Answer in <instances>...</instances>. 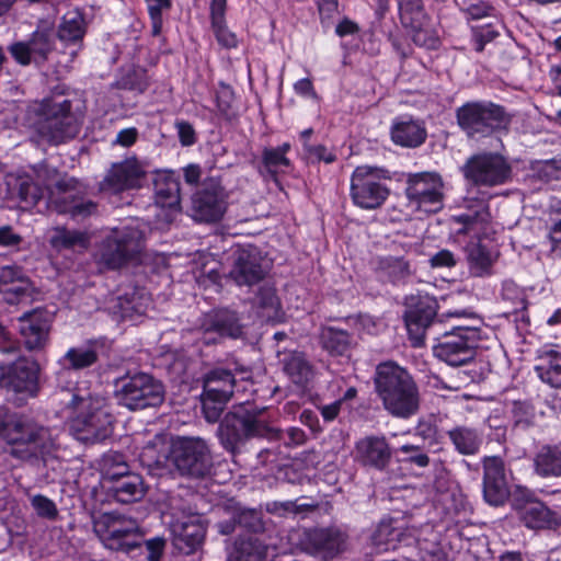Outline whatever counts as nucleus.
I'll return each mask as SVG.
<instances>
[{"instance_id": "nucleus-1", "label": "nucleus", "mask_w": 561, "mask_h": 561, "mask_svg": "<svg viewBox=\"0 0 561 561\" xmlns=\"http://www.w3.org/2000/svg\"><path fill=\"white\" fill-rule=\"evenodd\" d=\"M461 172L469 186L468 197L463 201L465 211L453 220L465 226L459 232H468L490 221V194L484 190L507 184L513 169L503 154L484 151L469 157Z\"/></svg>"}, {"instance_id": "nucleus-2", "label": "nucleus", "mask_w": 561, "mask_h": 561, "mask_svg": "<svg viewBox=\"0 0 561 561\" xmlns=\"http://www.w3.org/2000/svg\"><path fill=\"white\" fill-rule=\"evenodd\" d=\"M375 389L383 408L392 416L409 419L420 409V392L412 376L393 362L377 366Z\"/></svg>"}, {"instance_id": "nucleus-3", "label": "nucleus", "mask_w": 561, "mask_h": 561, "mask_svg": "<svg viewBox=\"0 0 561 561\" xmlns=\"http://www.w3.org/2000/svg\"><path fill=\"white\" fill-rule=\"evenodd\" d=\"M456 121L469 139L480 140L507 131L512 115L492 101H469L456 110Z\"/></svg>"}, {"instance_id": "nucleus-4", "label": "nucleus", "mask_w": 561, "mask_h": 561, "mask_svg": "<svg viewBox=\"0 0 561 561\" xmlns=\"http://www.w3.org/2000/svg\"><path fill=\"white\" fill-rule=\"evenodd\" d=\"M10 454L19 459L54 456L60 447L58 435L53 430L30 420L15 421L8 434Z\"/></svg>"}, {"instance_id": "nucleus-5", "label": "nucleus", "mask_w": 561, "mask_h": 561, "mask_svg": "<svg viewBox=\"0 0 561 561\" xmlns=\"http://www.w3.org/2000/svg\"><path fill=\"white\" fill-rule=\"evenodd\" d=\"M70 404L77 411L70 422V430L76 439L94 444L112 434L113 416L107 411L104 400L73 396Z\"/></svg>"}, {"instance_id": "nucleus-6", "label": "nucleus", "mask_w": 561, "mask_h": 561, "mask_svg": "<svg viewBox=\"0 0 561 561\" xmlns=\"http://www.w3.org/2000/svg\"><path fill=\"white\" fill-rule=\"evenodd\" d=\"M36 178L37 182L45 185L48 203L58 213L70 214L73 218H85L96 211L98 205L94 202L78 196L75 179L61 176L56 170L46 167L37 170Z\"/></svg>"}, {"instance_id": "nucleus-7", "label": "nucleus", "mask_w": 561, "mask_h": 561, "mask_svg": "<svg viewBox=\"0 0 561 561\" xmlns=\"http://www.w3.org/2000/svg\"><path fill=\"white\" fill-rule=\"evenodd\" d=\"M36 133L51 144L73 138L79 131L78 121L69 100H44L34 123Z\"/></svg>"}, {"instance_id": "nucleus-8", "label": "nucleus", "mask_w": 561, "mask_h": 561, "mask_svg": "<svg viewBox=\"0 0 561 561\" xmlns=\"http://www.w3.org/2000/svg\"><path fill=\"white\" fill-rule=\"evenodd\" d=\"M93 530L111 550L130 552L140 546L141 531L137 520L118 512L94 515Z\"/></svg>"}, {"instance_id": "nucleus-9", "label": "nucleus", "mask_w": 561, "mask_h": 561, "mask_svg": "<svg viewBox=\"0 0 561 561\" xmlns=\"http://www.w3.org/2000/svg\"><path fill=\"white\" fill-rule=\"evenodd\" d=\"M219 263L220 270L213 268V283L222 275L232 278L239 286H252L266 275L262 257L255 249L231 247L222 254Z\"/></svg>"}, {"instance_id": "nucleus-10", "label": "nucleus", "mask_w": 561, "mask_h": 561, "mask_svg": "<svg viewBox=\"0 0 561 561\" xmlns=\"http://www.w3.org/2000/svg\"><path fill=\"white\" fill-rule=\"evenodd\" d=\"M115 387L118 402L129 410L157 407L164 398L161 382L145 373L122 377L116 380Z\"/></svg>"}, {"instance_id": "nucleus-11", "label": "nucleus", "mask_w": 561, "mask_h": 561, "mask_svg": "<svg viewBox=\"0 0 561 561\" xmlns=\"http://www.w3.org/2000/svg\"><path fill=\"white\" fill-rule=\"evenodd\" d=\"M390 179L385 169L359 165L351 178V197L363 209H377L388 198L390 191L382 180Z\"/></svg>"}, {"instance_id": "nucleus-12", "label": "nucleus", "mask_w": 561, "mask_h": 561, "mask_svg": "<svg viewBox=\"0 0 561 561\" xmlns=\"http://www.w3.org/2000/svg\"><path fill=\"white\" fill-rule=\"evenodd\" d=\"M443 190L442 176L435 172H420L408 175L405 196L409 206L414 210L425 214L439 211L444 206Z\"/></svg>"}, {"instance_id": "nucleus-13", "label": "nucleus", "mask_w": 561, "mask_h": 561, "mask_svg": "<svg viewBox=\"0 0 561 561\" xmlns=\"http://www.w3.org/2000/svg\"><path fill=\"white\" fill-rule=\"evenodd\" d=\"M348 535L335 525L305 529L299 538L302 552L317 561H331L346 549Z\"/></svg>"}, {"instance_id": "nucleus-14", "label": "nucleus", "mask_w": 561, "mask_h": 561, "mask_svg": "<svg viewBox=\"0 0 561 561\" xmlns=\"http://www.w3.org/2000/svg\"><path fill=\"white\" fill-rule=\"evenodd\" d=\"M480 331L471 327H458L446 333L437 345L434 355L450 366L466 365L476 356Z\"/></svg>"}, {"instance_id": "nucleus-15", "label": "nucleus", "mask_w": 561, "mask_h": 561, "mask_svg": "<svg viewBox=\"0 0 561 561\" xmlns=\"http://www.w3.org/2000/svg\"><path fill=\"white\" fill-rule=\"evenodd\" d=\"M217 436L227 450H233L243 438L266 437L268 439H279L282 433L261 420L244 419L234 413H228L219 424Z\"/></svg>"}, {"instance_id": "nucleus-16", "label": "nucleus", "mask_w": 561, "mask_h": 561, "mask_svg": "<svg viewBox=\"0 0 561 561\" xmlns=\"http://www.w3.org/2000/svg\"><path fill=\"white\" fill-rule=\"evenodd\" d=\"M208 446L197 437H178L171 442V463L182 474L201 478L206 473Z\"/></svg>"}, {"instance_id": "nucleus-17", "label": "nucleus", "mask_w": 561, "mask_h": 561, "mask_svg": "<svg viewBox=\"0 0 561 561\" xmlns=\"http://www.w3.org/2000/svg\"><path fill=\"white\" fill-rule=\"evenodd\" d=\"M142 250V233L131 227L115 230L107 237L101 251V261L110 268H118Z\"/></svg>"}, {"instance_id": "nucleus-18", "label": "nucleus", "mask_w": 561, "mask_h": 561, "mask_svg": "<svg viewBox=\"0 0 561 561\" xmlns=\"http://www.w3.org/2000/svg\"><path fill=\"white\" fill-rule=\"evenodd\" d=\"M3 386L8 391L22 394L24 398H34L39 390L38 364L30 358L22 357L1 371Z\"/></svg>"}, {"instance_id": "nucleus-19", "label": "nucleus", "mask_w": 561, "mask_h": 561, "mask_svg": "<svg viewBox=\"0 0 561 561\" xmlns=\"http://www.w3.org/2000/svg\"><path fill=\"white\" fill-rule=\"evenodd\" d=\"M482 492L486 503L502 506L510 497L508 474L504 460L499 456L482 459Z\"/></svg>"}, {"instance_id": "nucleus-20", "label": "nucleus", "mask_w": 561, "mask_h": 561, "mask_svg": "<svg viewBox=\"0 0 561 561\" xmlns=\"http://www.w3.org/2000/svg\"><path fill=\"white\" fill-rule=\"evenodd\" d=\"M51 316L49 312L35 309L18 318V330L24 346L28 351H42L49 341Z\"/></svg>"}, {"instance_id": "nucleus-21", "label": "nucleus", "mask_w": 561, "mask_h": 561, "mask_svg": "<svg viewBox=\"0 0 561 561\" xmlns=\"http://www.w3.org/2000/svg\"><path fill=\"white\" fill-rule=\"evenodd\" d=\"M54 32L36 30L27 41L13 43L9 47L12 57L22 66L43 64L54 49Z\"/></svg>"}, {"instance_id": "nucleus-22", "label": "nucleus", "mask_w": 561, "mask_h": 561, "mask_svg": "<svg viewBox=\"0 0 561 561\" xmlns=\"http://www.w3.org/2000/svg\"><path fill=\"white\" fill-rule=\"evenodd\" d=\"M146 172L136 158L114 163L100 183L102 192L116 194L139 186Z\"/></svg>"}, {"instance_id": "nucleus-23", "label": "nucleus", "mask_w": 561, "mask_h": 561, "mask_svg": "<svg viewBox=\"0 0 561 561\" xmlns=\"http://www.w3.org/2000/svg\"><path fill=\"white\" fill-rule=\"evenodd\" d=\"M437 312V301L430 296H420L405 311L407 330L413 346H421L425 332Z\"/></svg>"}, {"instance_id": "nucleus-24", "label": "nucleus", "mask_w": 561, "mask_h": 561, "mask_svg": "<svg viewBox=\"0 0 561 561\" xmlns=\"http://www.w3.org/2000/svg\"><path fill=\"white\" fill-rule=\"evenodd\" d=\"M0 294L11 305L31 300L34 286L19 267L4 266L0 271Z\"/></svg>"}, {"instance_id": "nucleus-25", "label": "nucleus", "mask_w": 561, "mask_h": 561, "mask_svg": "<svg viewBox=\"0 0 561 561\" xmlns=\"http://www.w3.org/2000/svg\"><path fill=\"white\" fill-rule=\"evenodd\" d=\"M207 528L195 516L176 520L172 525V543L185 554L193 553L204 542Z\"/></svg>"}, {"instance_id": "nucleus-26", "label": "nucleus", "mask_w": 561, "mask_h": 561, "mask_svg": "<svg viewBox=\"0 0 561 561\" xmlns=\"http://www.w3.org/2000/svg\"><path fill=\"white\" fill-rule=\"evenodd\" d=\"M355 458L364 466L382 470L391 459V449L383 436H366L356 443Z\"/></svg>"}, {"instance_id": "nucleus-27", "label": "nucleus", "mask_w": 561, "mask_h": 561, "mask_svg": "<svg viewBox=\"0 0 561 561\" xmlns=\"http://www.w3.org/2000/svg\"><path fill=\"white\" fill-rule=\"evenodd\" d=\"M520 520L530 529H556L560 526V518L540 501H527L517 506Z\"/></svg>"}, {"instance_id": "nucleus-28", "label": "nucleus", "mask_w": 561, "mask_h": 561, "mask_svg": "<svg viewBox=\"0 0 561 561\" xmlns=\"http://www.w3.org/2000/svg\"><path fill=\"white\" fill-rule=\"evenodd\" d=\"M469 273L474 277H489L493 274V265L497 254L492 252L481 241H471L466 245Z\"/></svg>"}, {"instance_id": "nucleus-29", "label": "nucleus", "mask_w": 561, "mask_h": 561, "mask_svg": "<svg viewBox=\"0 0 561 561\" xmlns=\"http://www.w3.org/2000/svg\"><path fill=\"white\" fill-rule=\"evenodd\" d=\"M424 124L414 119L396 121L391 127V139L396 145L407 148L420 147L426 140Z\"/></svg>"}, {"instance_id": "nucleus-30", "label": "nucleus", "mask_w": 561, "mask_h": 561, "mask_svg": "<svg viewBox=\"0 0 561 561\" xmlns=\"http://www.w3.org/2000/svg\"><path fill=\"white\" fill-rule=\"evenodd\" d=\"M455 450L462 456H473L480 451L483 434L476 427L456 425L447 432Z\"/></svg>"}, {"instance_id": "nucleus-31", "label": "nucleus", "mask_w": 561, "mask_h": 561, "mask_svg": "<svg viewBox=\"0 0 561 561\" xmlns=\"http://www.w3.org/2000/svg\"><path fill=\"white\" fill-rule=\"evenodd\" d=\"M535 473L541 478L561 477V444H546L534 457Z\"/></svg>"}, {"instance_id": "nucleus-32", "label": "nucleus", "mask_w": 561, "mask_h": 561, "mask_svg": "<svg viewBox=\"0 0 561 561\" xmlns=\"http://www.w3.org/2000/svg\"><path fill=\"white\" fill-rule=\"evenodd\" d=\"M141 462L148 468L169 469L171 463V443L164 435H156L140 453Z\"/></svg>"}, {"instance_id": "nucleus-33", "label": "nucleus", "mask_w": 561, "mask_h": 561, "mask_svg": "<svg viewBox=\"0 0 561 561\" xmlns=\"http://www.w3.org/2000/svg\"><path fill=\"white\" fill-rule=\"evenodd\" d=\"M403 530L393 525L392 520L382 519L370 536L376 552L394 550L402 540Z\"/></svg>"}, {"instance_id": "nucleus-34", "label": "nucleus", "mask_w": 561, "mask_h": 561, "mask_svg": "<svg viewBox=\"0 0 561 561\" xmlns=\"http://www.w3.org/2000/svg\"><path fill=\"white\" fill-rule=\"evenodd\" d=\"M227 0H213V33L221 48H237L239 38L234 32L229 30L224 21Z\"/></svg>"}, {"instance_id": "nucleus-35", "label": "nucleus", "mask_w": 561, "mask_h": 561, "mask_svg": "<svg viewBox=\"0 0 561 561\" xmlns=\"http://www.w3.org/2000/svg\"><path fill=\"white\" fill-rule=\"evenodd\" d=\"M213 333L219 337L239 339L243 335V325L238 313L230 309H218L213 314Z\"/></svg>"}, {"instance_id": "nucleus-36", "label": "nucleus", "mask_w": 561, "mask_h": 561, "mask_svg": "<svg viewBox=\"0 0 561 561\" xmlns=\"http://www.w3.org/2000/svg\"><path fill=\"white\" fill-rule=\"evenodd\" d=\"M110 492L119 503H133L141 500L146 491L142 479L138 474H127L118 479Z\"/></svg>"}, {"instance_id": "nucleus-37", "label": "nucleus", "mask_w": 561, "mask_h": 561, "mask_svg": "<svg viewBox=\"0 0 561 561\" xmlns=\"http://www.w3.org/2000/svg\"><path fill=\"white\" fill-rule=\"evenodd\" d=\"M284 370L298 386H306L313 377V369L304 353L291 352L284 359Z\"/></svg>"}, {"instance_id": "nucleus-38", "label": "nucleus", "mask_w": 561, "mask_h": 561, "mask_svg": "<svg viewBox=\"0 0 561 561\" xmlns=\"http://www.w3.org/2000/svg\"><path fill=\"white\" fill-rule=\"evenodd\" d=\"M378 268L393 284L405 283L413 274L410 262L402 256H382L378 260Z\"/></svg>"}, {"instance_id": "nucleus-39", "label": "nucleus", "mask_w": 561, "mask_h": 561, "mask_svg": "<svg viewBox=\"0 0 561 561\" xmlns=\"http://www.w3.org/2000/svg\"><path fill=\"white\" fill-rule=\"evenodd\" d=\"M234 377L229 370L213 369V412L217 410L216 404L226 403L233 393ZM215 420L213 419V422Z\"/></svg>"}, {"instance_id": "nucleus-40", "label": "nucleus", "mask_w": 561, "mask_h": 561, "mask_svg": "<svg viewBox=\"0 0 561 561\" xmlns=\"http://www.w3.org/2000/svg\"><path fill=\"white\" fill-rule=\"evenodd\" d=\"M98 358V352L92 346H78L69 348L61 363L65 368L80 370L94 365Z\"/></svg>"}, {"instance_id": "nucleus-41", "label": "nucleus", "mask_w": 561, "mask_h": 561, "mask_svg": "<svg viewBox=\"0 0 561 561\" xmlns=\"http://www.w3.org/2000/svg\"><path fill=\"white\" fill-rule=\"evenodd\" d=\"M85 33L83 16L78 11L67 12L58 27V37L62 42H77Z\"/></svg>"}, {"instance_id": "nucleus-42", "label": "nucleus", "mask_w": 561, "mask_h": 561, "mask_svg": "<svg viewBox=\"0 0 561 561\" xmlns=\"http://www.w3.org/2000/svg\"><path fill=\"white\" fill-rule=\"evenodd\" d=\"M321 343L332 355H343L350 350L352 337L346 331L330 327L322 330Z\"/></svg>"}, {"instance_id": "nucleus-43", "label": "nucleus", "mask_w": 561, "mask_h": 561, "mask_svg": "<svg viewBox=\"0 0 561 561\" xmlns=\"http://www.w3.org/2000/svg\"><path fill=\"white\" fill-rule=\"evenodd\" d=\"M400 20L405 27L425 25L426 13L422 0H398Z\"/></svg>"}, {"instance_id": "nucleus-44", "label": "nucleus", "mask_w": 561, "mask_h": 561, "mask_svg": "<svg viewBox=\"0 0 561 561\" xmlns=\"http://www.w3.org/2000/svg\"><path fill=\"white\" fill-rule=\"evenodd\" d=\"M216 113L230 123L237 117V106L234 104V93L231 87L221 83L216 93Z\"/></svg>"}, {"instance_id": "nucleus-45", "label": "nucleus", "mask_w": 561, "mask_h": 561, "mask_svg": "<svg viewBox=\"0 0 561 561\" xmlns=\"http://www.w3.org/2000/svg\"><path fill=\"white\" fill-rule=\"evenodd\" d=\"M16 190L19 198L24 204V207L36 205L43 197L44 193L38 183H35L28 175L16 179Z\"/></svg>"}, {"instance_id": "nucleus-46", "label": "nucleus", "mask_w": 561, "mask_h": 561, "mask_svg": "<svg viewBox=\"0 0 561 561\" xmlns=\"http://www.w3.org/2000/svg\"><path fill=\"white\" fill-rule=\"evenodd\" d=\"M290 149V145L285 142L277 148H266L262 153V161L266 170L271 174H275L278 170L289 165L286 153Z\"/></svg>"}, {"instance_id": "nucleus-47", "label": "nucleus", "mask_w": 561, "mask_h": 561, "mask_svg": "<svg viewBox=\"0 0 561 561\" xmlns=\"http://www.w3.org/2000/svg\"><path fill=\"white\" fill-rule=\"evenodd\" d=\"M541 380L553 388H561V352H550L546 367H537Z\"/></svg>"}, {"instance_id": "nucleus-48", "label": "nucleus", "mask_w": 561, "mask_h": 561, "mask_svg": "<svg viewBox=\"0 0 561 561\" xmlns=\"http://www.w3.org/2000/svg\"><path fill=\"white\" fill-rule=\"evenodd\" d=\"M191 213L192 218L196 221H210V194L207 188L193 194Z\"/></svg>"}, {"instance_id": "nucleus-49", "label": "nucleus", "mask_w": 561, "mask_h": 561, "mask_svg": "<svg viewBox=\"0 0 561 561\" xmlns=\"http://www.w3.org/2000/svg\"><path fill=\"white\" fill-rule=\"evenodd\" d=\"M513 426L527 430L534 425L535 410L531 404L523 401H514L511 409Z\"/></svg>"}, {"instance_id": "nucleus-50", "label": "nucleus", "mask_w": 561, "mask_h": 561, "mask_svg": "<svg viewBox=\"0 0 561 561\" xmlns=\"http://www.w3.org/2000/svg\"><path fill=\"white\" fill-rule=\"evenodd\" d=\"M502 298L508 304L511 312H519L525 310L527 307V301L523 289L512 280H506L503 283Z\"/></svg>"}, {"instance_id": "nucleus-51", "label": "nucleus", "mask_w": 561, "mask_h": 561, "mask_svg": "<svg viewBox=\"0 0 561 561\" xmlns=\"http://www.w3.org/2000/svg\"><path fill=\"white\" fill-rule=\"evenodd\" d=\"M51 242L54 247H62L66 249L76 247L87 248L88 237L81 231L58 229Z\"/></svg>"}, {"instance_id": "nucleus-52", "label": "nucleus", "mask_w": 561, "mask_h": 561, "mask_svg": "<svg viewBox=\"0 0 561 561\" xmlns=\"http://www.w3.org/2000/svg\"><path fill=\"white\" fill-rule=\"evenodd\" d=\"M103 470L111 480H118L129 474L128 466L119 454L106 455L103 459Z\"/></svg>"}, {"instance_id": "nucleus-53", "label": "nucleus", "mask_w": 561, "mask_h": 561, "mask_svg": "<svg viewBox=\"0 0 561 561\" xmlns=\"http://www.w3.org/2000/svg\"><path fill=\"white\" fill-rule=\"evenodd\" d=\"M112 309L115 313H118L122 318H133L135 313H144L145 309L142 305L136 298V294H133L131 297L119 296L115 299Z\"/></svg>"}, {"instance_id": "nucleus-54", "label": "nucleus", "mask_w": 561, "mask_h": 561, "mask_svg": "<svg viewBox=\"0 0 561 561\" xmlns=\"http://www.w3.org/2000/svg\"><path fill=\"white\" fill-rule=\"evenodd\" d=\"M398 451L402 455L401 460L409 462L419 468H425L430 465L428 455L417 445L405 444L402 445Z\"/></svg>"}, {"instance_id": "nucleus-55", "label": "nucleus", "mask_w": 561, "mask_h": 561, "mask_svg": "<svg viewBox=\"0 0 561 561\" xmlns=\"http://www.w3.org/2000/svg\"><path fill=\"white\" fill-rule=\"evenodd\" d=\"M31 504L36 514L46 519H55L58 516L56 504L45 495L36 494L31 497Z\"/></svg>"}, {"instance_id": "nucleus-56", "label": "nucleus", "mask_w": 561, "mask_h": 561, "mask_svg": "<svg viewBox=\"0 0 561 561\" xmlns=\"http://www.w3.org/2000/svg\"><path fill=\"white\" fill-rule=\"evenodd\" d=\"M474 49L482 51L486 43L493 41L497 35V31L492 27V23L472 26Z\"/></svg>"}, {"instance_id": "nucleus-57", "label": "nucleus", "mask_w": 561, "mask_h": 561, "mask_svg": "<svg viewBox=\"0 0 561 561\" xmlns=\"http://www.w3.org/2000/svg\"><path fill=\"white\" fill-rule=\"evenodd\" d=\"M304 150L311 162L324 161L325 163H332L336 159V156L323 145L313 146L305 142Z\"/></svg>"}, {"instance_id": "nucleus-58", "label": "nucleus", "mask_w": 561, "mask_h": 561, "mask_svg": "<svg viewBox=\"0 0 561 561\" xmlns=\"http://www.w3.org/2000/svg\"><path fill=\"white\" fill-rule=\"evenodd\" d=\"M227 561H261V553L255 550L251 541H242Z\"/></svg>"}, {"instance_id": "nucleus-59", "label": "nucleus", "mask_w": 561, "mask_h": 561, "mask_svg": "<svg viewBox=\"0 0 561 561\" xmlns=\"http://www.w3.org/2000/svg\"><path fill=\"white\" fill-rule=\"evenodd\" d=\"M411 28V37L412 41L421 47L426 48H436L438 44V38L424 28V25H420L419 27H410Z\"/></svg>"}, {"instance_id": "nucleus-60", "label": "nucleus", "mask_w": 561, "mask_h": 561, "mask_svg": "<svg viewBox=\"0 0 561 561\" xmlns=\"http://www.w3.org/2000/svg\"><path fill=\"white\" fill-rule=\"evenodd\" d=\"M339 0H318V10L321 23L329 26L332 19L337 14Z\"/></svg>"}, {"instance_id": "nucleus-61", "label": "nucleus", "mask_w": 561, "mask_h": 561, "mask_svg": "<svg viewBox=\"0 0 561 561\" xmlns=\"http://www.w3.org/2000/svg\"><path fill=\"white\" fill-rule=\"evenodd\" d=\"M462 9L468 13L469 18L472 20H480L482 18H488L491 8L482 1L471 2L463 0Z\"/></svg>"}, {"instance_id": "nucleus-62", "label": "nucleus", "mask_w": 561, "mask_h": 561, "mask_svg": "<svg viewBox=\"0 0 561 561\" xmlns=\"http://www.w3.org/2000/svg\"><path fill=\"white\" fill-rule=\"evenodd\" d=\"M148 551V561H160L165 548V540L162 537L151 538L145 541Z\"/></svg>"}, {"instance_id": "nucleus-63", "label": "nucleus", "mask_w": 561, "mask_h": 561, "mask_svg": "<svg viewBox=\"0 0 561 561\" xmlns=\"http://www.w3.org/2000/svg\"><path fill=\"white\" fill-rule=\"evenodd\" d=\"M227 210V203L222 190L213 186V222L220 220Z\"/></svg>"}, {"instance_id": "nucleus-64", "label": "nucleus", "mask_w": 561, "mask_h": 561, "mask_svg": "<svg viewBox=\"0 0 561 561\" xmlns=\"http://www.w3.org/2000/svg\"><path fill=\"white\" fill-rule=\"evenodd\" d=\"M238 523L252 531L262 529V523L259 513L255 510L243 511L238 515Z\"/></svg>"}]
</instances>
